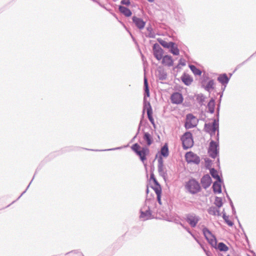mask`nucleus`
<instances>
[{
	"label": "nucleus",
	"instance_id": "nucleus-1",
	"mask_svg": "<svg viewBox=\"0 0 256 256\" xmlns=\"http://www.w3.org/2000/svg\"><path fill=\"white\" fill-rule=\"evenodd\" d=\"M144 91H145V96L144 97V110L143 112H144V110L146 109L147 111V114L148 117L150 121V122L152 124L153 126H154V121L152 118V106H150V102H146L145 101V97L146 96L148 97L150 96V92L148 89V82L147 79L146 77L144 78Z\"/></svg>",
	"mask_w": 256,
	"mask_h": 256
},
{
	"label": "nucleus",
	"instance_id": "nucleus-2",
	"mask_svg": "<svg viewBox=\"0 0 256 256\" xmlns=\"http://www.w3.org/2000/svg\"><path fill=\"white\" fill-rule=\"evenodd\" d=\"M204 129L206 132L208 133L212 137L215 135L217 132L216 140H218L219 139V130H218V120L214 119L212 124H205Z\"/></svg>",
	"mask_w": 256,
	"mask_h": 256
},
{
	"label": "nucleus",
	"instance_id": "nucleus-3",
	"mask_svg": "<svg viewBox=\"0 0 256 256\" xmlns=\"http://www.w3.org/2000/svg\"><path fill=\"white\" fill-rule=\"evenodd\" d=\"M132 150L140 156L141 160L144 163L146 160V156L149 153V150L147 147H142L141 150L140 146L138 144H135L132 146Z\"/></svg>",
	"mask_w": 256,
	"mask_h": 256
},
{
	"label": "nucleus",
	"instance_id": "nucleus-4",
	"mask_svg": "<svg viewBox=\"0 0 256 256\" xmlns=\"http://www.w3.org/2000/svg\"><path fill=\"white\" fill-rule=\"evenodd\" d=\"M208 154L210 157L213 158H216L219 154V140L214 141L212 140L210 142Z\"/></svg>",
	"mask_w": 256,
	"mask_h": 256
},
{
	"label": "nucleus",
	"instance_id": "nucleus-5",
	"mask_svg": "<svg viewBox=\"0 0 256 256\" xmlns=\"http://www.w3.org/2000/svg\"><path fill=\"white\" fill-rule=\"evenodd\" d=\"M186 188L192 194H196L200 190V184L195 179L190 180L186 184Z\"/></svg>",
	"mask_w": 256,
	"mask_h": 256
},
{
	"label": "nucleus",
	"instance_id": "nucleus-6",
	"mask_svg": "<svg viewBox=\"0 0 256 256\" xmlns=\"http://www.w3.org/2000/svg\"><path fill=\"white\" fill-rule=\"evenodd\" d=\"M182 146L184 150H187L192 146L194 141L192 134L190 132H186L181 138Z\"/></svg>",
	"mask_w": 256,
	"mask_h": 256
},
{
	"label": "nucleus",
	"instance_id": "nucleus-7",
	"mask_svg": "<svg viewBox=\"0 0 256 256\" xmlns=\"http://www.w3.org/2000/svg\"><path fill=\"white\" fill-rule=\"evenodd\" d=\"M203 234L208 242V243L214 248H216L217 244L216 239L215 236L212 233V232L207 228L204 227L202 229Z\"/></svg>",
	"mask_w": 256,
	"mask_h": 256
},
{
	"label": "nucleus",
	"instance_id": "nucleus-8",
	"mask_svg": "<svg viewBox=\"0 0 256 256\" xmlns=\"http://www.w3.org/2000/svg\"><path fill=\"white\" fill-rule=\"evenodd\" d=\"M200 220V218L195 214H188L186 215V220L192 228L196 227Z\"/></svg>",
	"mask_w": 256,
	"mask_h": 256
},
{
	"label": "nucleus",
	"instance_id": "nucleus-9",
	"mask_svg": "<svg viewBox=\"0 0 256 256\" xmlns=\"http://www.w3.org/2000/svg\"><path fill=\"white\" fill-rule=\"evenodd\" d=\"M185 158L188 163H194L198 164L200 162V157L192 152H186Z\"/></svg>",
	"mask_w": 256,
	"mask_h": 256
},
{
	"label": "nucleus",
	"instance_id": "nucleus-10",
	"mask_svg": "<svg viewBox=\"0 0 256 256\" xmlns=\"http://www.w3.org/2000/svg\"><path fill=\"white\" fill-rule=\"evenodd\" d=\"M197 120L196 118L192 114H188L186 116V121L185 126L186 128H191L196 126Z\"/></svg>",
	"mask_w": 256,
	"mask_h": 256
},
{
	"label": "nucleus",
	"instance_id": "nucleus-11",
	"mask_svg": "<svg viewBox=\"0 0 256 256\" xmlns=\"http://www.w3.org/2000/svg\"><path fill=\"white\" fill-rule=\"evenodd\" d=\"M158 170L159 174L162 177V178L166 180L167 178L168 174L165 168H164L163 160L162 157H160L158 160Z\"/></svg>",
	"mask_w": 256,
	"mask_h": 256
},
{
	"label": "nucleus",
	"instance_id": "nucleus-12",
	"mask_svg": "<svg viewBox=\"0 0 256 256\" xmlns=\"http://www.w3.org/2000/svg\"><path fill=\"white\" fill-rule=\"evenodd\" d=\"M132 20L135 26L139 30H142L144 28L146 22L142 18L134 16L132 17Z\"/></svg>",
	"mask_w": 256,
	"mask_h": 256
},
{
	"label": "nucleus",
	"instance_id": "nucleus-13",
	"mask_svg": "<svg viewBox=\"0 0 256 256\" xmlns=\"http://www.w3.org/2000/svg\"><path fill=\"white\" fill-rule=\"evenodd\" d=\"M154 55V57L158 60L162 58L163 50L160 45L156 44L153 46Z\"/></svg>",
	"mask_w": 256,
	"mask_h": 256
},
{
	"label": "nucleus",
	"instance_id": "nucleus-14",
	"mask_svg": "<svg viewBox=\"0 0 256 256\" xmlns=\"http://www.w3.org/2000/svg\"><path fill=\"white\" fill-rule=\"evenodd\" d=\"M171 102L172 104H180L183 101V97L179 92H176L172 94L170 96Z\"/></svg>",
	"mask_w": 256,
	"mask_h": 256
},
{
	"label": "nucleus",
	"instance_id": "nucleus-15",
	"mask_svg": "<svg viewBox=\"0 0 256 256\" xmlns=\"http://www.w3.org/2000/svg\"><path fill=\"white\" fill-rule=\"evenodd\" d=\"M200 182L204 189L208 188L212 183V178L210 175L208 174L204 175L201 178Z\"/></svg>",
	"mask_w": 256,
	"mask_h": 256
},
{
	"label": "nucleus",
	"instance_id": "nucleus-16",
	"mask_svg": "<svg viewBox=\"0 0 256 256\" xmlns=\"http://www.w3.org/2000/svg\"><path fill=\"white\" fill-rule=\"evenodd\" d=\"M144 208L140 210V218H142L143 220H148L152 218V214L149 206L148 209L144 211L143 210Z\"/></svg>",
	"mask_w": 256,
	"mask_h": 256
},
{
	"label": "nucleus",
	"instance_id": "nucleus-17",
	"mask_svg": "<svg viewBox=\"0 0 256 256\" xmlns=\"http://www.w3.org/2000/svg\"><path fill=\"white\" fill-rule=\"evenodd\" d=\"M162 64L166 66L170 67L173 66L174 61L171 56L166 55L162 57Z\"/></svg>",
	"mask_w": 256,
	"mask_h": 256
},
{
	"label": "nucleus",
	"instance_id": "nucleus-18",
	"mask_svg": "<svg viewBox=\"0 0 256 256\" xmlns=\"http://www.w3.org/2000/svg\"><path fill=\"white\" fill-rule=\"evenodd\" d=\"M230 78H228L226 74H220L218 78V80L224 86L223 90H224L226 85L228 84Z\"/></svg>",
	"mask_w": 256,
	"mask_h": 256
},
{
	"label": "nucleus",
	"instance_id": "nucleus-19",
	"mask_svg": "<svg viewBox=\"0 0 256 256\" xmlns=\"http://www.w3.org/2000/svg\"><path fill=\"white\" fill-rule=\"evenodd\" d=\"M118 10L121 14L126 17H129L132 14V12L130 10L124 6H120L118 7Z\"/></svg>",
	"mask_w": 256,
	"mask_h": 256
},
{
	"label": "nucleus",
	"instance_id": "nucleus-20",
	"mask_svg": "<svg viewBox=\"0 0 256 256\" xmlns=\"http://www.w3.org/2000/svg\"><path fill=\"white\" fill-rule=\"evenodd\" d=\"M182 81L186 86H190L192 82V78L188 74H184L181 76Z\"/></svg>",
	"mask_w": 256,
	"mask_h": 256
},
{
	"label": "nucleus",
	"instance_id": "nucleus-21",
	"mask_svg": "<svg viewBox=\"0 0 256 256\" xmlns=\"http://www.w3.org/2000/svg\"><path fill=\"white\" fill-rule=\"evenodd\" d=\"M214 80H210L206 86L202 84V86L206 90L210 92L214 88Z\"/></svg>",
	"mask_w": 256,
	"mask_h": 256
},
{
	"label": "nucleus",
	"instance_id": "nucleus-22",
	"mask_svg": "<svg viewBox=\"0 0 256 256\" xmlns=\"http://www.w3.org/2000/svg\"><path fill=\"white\" fill-rule=\"evenodd\" d=\"M221 182H215L212 186L213 190L215 194H220L222 192Z\"/></svg>",
	"mask_w": 256,
	"mask_h": 256
},
{
	"label": "nucleus",
	"instance_id": "nucleus-23",
	"mask_svg": "<svg viewBox=\"0 0 256 256\" xmlns=\"http://www.w3.org/2000/svg\"><path fill=\"white\" fill-rule=\"evenodd\" d=\"M143 138L144 140L146 142L148 146H150L152 143V138L148 132H144Z\"/></svg>",
	"mask_w": 256,
	"mask_h": 256
},
{
	"label": "nucleus",
	"instance_id": "nucleus-24",
	"mask_svg": "<svg viewBox=\"0 0 256 256\" xmlns=\"http://www.w3.org/2000/svg\"><path fill=\"white\" fill-rule=\"evenodd\" d=\"M208 112L213 114L214 112L215 102L214 100L212 98L208 104Z\"/></svg>",
	"mask_w": 256,
	"mask_h": 256
},
{
	"label": "nucleus",
	"instance_id": "nucleus-25",
	"mask_svg": "<svg viewBox=\"0 0 256 256\" xmlns=\"http://www.w3.org/2000/svg\"><path fill=\"white\" fill-rule=\"evenodd\" d=\"M208 212L210 214H212L213 216H216V215L220 216V210L218 208L214 207V206L210 207L208 209Z\"/></svg>",
	"mask_w": 256,
	"mask_h": 256
},
{
	"label": "nucleus",
	"instance_id": "nucleus-26",
	"mask_svg": "<svg viewBox=\"0 0 256 256\" xmlns=\"http://www.w3.org/2000/svg\"><path fill=\"white\" fill-rule=\"evenodd\" d=\"M168 49L170 52L174 55L178 56L180 54V50L174 42H173L172 46H170Z\"/></svg>",
	"mask_w": 256,
	"mask_h": 256
},
{
	"label": "nucleus",
	"instance_id": "nucleus-27",
	"mask_svg": "<svg viewBox=\"0 0 256 256\" xmlns=\"http://www.w3.org/2000/svg\"><path fill=\"white\" fill-rule=\"evenodd\" d=\"M158 77L160 80H165L167 78L166 72L164 70H159L158 71Z\"/></svg>",
	"mask_w": 256,
	"mask_h": 256
},
{
	"label": "nucleus",
	"instance_id": "nucleus-28",
	"mask_svg": "<svg viewBox=\"0 0 256 256\" xmlns=\"http://www.w3.org/2000/svg\"><path fill=\"white\" fill-rule=\"evenodd\" d=\"M160 154L166 158L168 156V148L167 144H165L161 148Z\"/></svg>",
	"mask_w": 256,
	"mask_h": 256
},
{
	"label": "nucleus",
	"instance_id": "nucleus-29",
	"mask_svg": "<svg viewBox=\"0 0 256 256\" xmlns=\"http://www.w3.org/2000/svg\"><path fill=\"white\" fill-rule=\"evenodd\" d=\"M210 174L214 178L217 180L219 182H222V180L220 179V176L218 174V172L214 168L210 169Z\"/></svg>",
	"mask_w": 256,
	"mask_h": 256
},
{
	"label": "nucleus",
	"instance_id": "nucleus-30",
	"mask_svg": "<svg viewBox=\"0 0 256 256\" xmlns=\"http://www.w3.org/2000/svg\"><path fill=\"white\" fill-rule=\"evenodd\" d=\"M196 100L200 105H203L206 97L202 94H199L196 96Z\"/></svg>",
	"mask_w": 256,
	"mask_h": 256
},
{
	"label": "nucleus",
	"instance_id": "nucleus-31",
	"mask_svg": "<svg viewBox=\"0 0 256 256\" xmlns=\"http://www.w3.org/2000/svg\"><path fill=\"white\" fill-rule=\"evenodd\" d=\"M215 248L221 252H226L228 250V248L223 242H220Z\"/></svg>",
	"mask_w": 256,
	"mask_h": 256
},
{
	"label": "nucleus",
	"instance_id": "nucleus-32",
	"mask_svg": "<svg viewBox=\"0 0 256 256\" xmlns=\"http://www.w3.org/2000/svg\"><path fill=\"white\" fill-rule=\"evenodd\" d=\"M189 67L192 72L194 73V75L200 76L202 74V72L198 68L194 65H190Z\"/></svg>",
	"mask_w": 256,
	"mask_h": 256
},
{
	"label": "nucleus",
	"instance_id": "nucleus-33",
	"mask_svg": "<svg viewBox=\"0 0 256 256\" xmlns=\"http://www.w3.org/2000/svg\"><path fill=\"white\" fill-rule=\"evenodd\" d=\"M158 42L163 47L167 48H169L173 44V42H168L162 40H159Z\"/></svg>",
	"mask_w": 256,
	"mask_h": 256
},
{
	"label": "nucleus",
	"instance_id": "nucleus-34",
	"mask_svg": "<svg viewBox=\"0 0 256 256\" xmlns=\"http://www.w3.org/2000/svg\"><path fill=\"white\" fill-rule=\"evenodd\" d=\"M146 30L148 32V34L146 36L150 38H155V34L153 31V29L151 26H148L146 28Z\"/></svg>",
	"mask_w": 256,
	"mask_h": 256
},
{
	"label": "nucleus",
	"instance_id": "nucleus-35",
	"mask_svg": "<svg viewBox=\"0 0 256 256\" xmlns=\"http://www.w3.org/2000/svg\"><path fill=\"white\" fill-rule=\"evenodd\" d=\"M214 204L218 206V208H220L222 206V199L221 198L216 196Z\"/></svg>",
	"mask_w": 256,
	"mask_h": 256
},
{
	"label": "nucleus",
	"instance_id": "nucleus-36",
	"mask_svg": "<svg viewBox=\"0 0 256 256\" xmlns=\"http://www.w3.org/2000/svg\"><path fill=\"white\" fill-rule=\"evenodd\" d=\"M222 218L225 221V222L229 226H232L234 224L233 222L229 220L228 216H226V214H224L222 216Z\"/></svg>",
	"mask_w": 256,
	"mask_h": 256
},
{
	"label": "nucleus",
	"instance_id": "nucleus-37",
	"mask_svg": "<svg viewBox=\"0 0 256 256\" xmlns=\"http://www.w3.org/2000/svg\"><path fill=\"white\" fill-rule=\"evenodd\" d=\"M152 188L154 190L156 195L161 194L162 188L160 185L154 186V187H152Z\"/></svg>",
	"mask_w": 256,
	"mask_h": 256
},
{
	"label": "nucleus",
	"instance_id": "nucleus-38",
	"mask_svg": "<svg viewBox=\"0 0 256 256\" xmlns=\"http://www.w3.org/2000/svg\"><path fill=\"white\" fill-rule=\"evenodd\" d=\"M226 196L228 198L229 200H230V206L232 207V213L234 214H235L236 213V210H235V208L234 207V206L233 204V203L231 200V199L228 196V194H226Z\"/></svg>",
	"mask_w": 256,
	"mask_h": 256
},
{
	"label": "nucleus",
	"instance_id": "nucleus-39",
	"mask_svg": "<svg viewBox=\"0 0 256 256\" xmlns=\"http://www.w3.org/2000/svg\"><path fill=\"white\" fill-rule=\"evenodd\" d=\"M120 4L123 5H126L127 6H128L130 5V0H122L120 2Z\"/></svg>",
	"mask_w": 256,
	"mask_h": 256
},
{
	"label": "nucleus",
	"instance_id": "nucleus-40",
	"mask_svg": "<svg viewBox=\"0 0 256 256\" xmlns=\"http://www.w3.org/2000/svg\"><path fill=\"white\" fill-rule=\"evenodd\" d=\"M141 125H142V121H140V124H139L138 128V132H137L136 134V136L132 138V140H134V138H136V137L137 136L138 134V133L140 132V130Z\"/></svg>",
	"mask_w": 256,
	"mask_h": 256
},
{
	"label": "nucleus",
	"instance_id": "nucleus-41",
	"mask_svg": "<svg viewBox=\"0 0 256 256\" xmlns=\"http://www.w3.org/2000/svg\"><path fill=\"white\" fill-rule=\"evenodd\" d=\"M179 64H180L182 66H184L186 65V61L180 58L178 62Z\"/></svg>",
	"mask_w": 256,
	"mask_h": 256
},
{
	"label": "nucleus",
	"instance_id": "nucleus-42",
	"mask_svg": "<svg viewBox=\"0 0 256 256\" xmlns=\"http://www.w3.org/2000/svg\"><path fill=\"white\" fill-rule=\"evenodd\" d=\"M184 228L192 236L194 237V234L191 232L190 229L188 227H184Z\"/></svg>",
	"mask_w": 256,
	"mask_h": 256
},
{
	"label": "nucleus",
	"instance_id": "nucleus-43",
	"mask_svg": "<svg viewBox=\"0 0 256 256\" xmlns=\"http://www.w3.org/2000/svg\"><path fill=\"white\" fill-rule=\"evenodd\" d=\"M32 180H31V182H30V183L27 186L26 190L24 192H22V194H20V196L18 198V200L26 192V191L28 189V187L30 186V184Z\"/></svg>",
	"mask_w": 256,
	"mask_h": 256
},
{
	"label": "nucleus",
	"instance_id": "nucleus-44",
	"mask_svg": "<svg viewBox=\"0 0 256 256\" xmlns=\"http://www.w3.org/2000/svg\"><path fill=\"white\" fill-rule=\"evenodd\" d=\"M79 252L78 250H72L69 252H68L66 254V255H68V254H70V253H74V254H78V253ZM80 254H82V256H84L80 252Z\"/></svg>",
	"mask_w": 256,
	"mask_h": 256
},
{
	"label": "nucleus",
	"instance_id": "nucleus-45",
	"mask_svg": "<svg viewBox=\"0 0 256 256\" xmlns=\"http://www.w3.org/2000/svg\"><path fill=\"white\" fill-rule=\"evenodd\" d=\"M156 196H157V200H158V202L160 204H162L161 200H160L161 194H158Z\"/></svg>",
	"mask_w": 256,
	"mask_h": 256
},
{
	"label": "nucleus",
	"instance_id": "nucleus-46",
	"mask_svg": "<svg viewBox=\"0 0 256 256\" xmlns=\"http://www.w3.org/2000/svg\"><path fill=\"white\" fill-rule=\"evenodd\" d=\"M155 178H156L154 177V175L153 172H152L151 174H150V180H154Z\"/></svg>",
	"mask_w": 256,
	"mask_h": 256
},
{
	"label": "nucleus",
	"instance_id": "nucleus-47",
	"mask_svg": "<svg viewBox=\"0 0 256 256\" xmlns=\"http://www.w3.org/2000/svg\"><path fill=\"white\" fill-rule=\"evenodd\" d=\"M219 111H220V106H218L217 110H216V112H217V120H218V116H219Z\"/></svg>",
	"mask_w": 256,
	"mask_h": 256
},
{
	"label": "nucleus",
	"instance_id": "nucleus-48",
	"mask_svg": "<svg viewBox=\"0 0 256 256\" xmlns=\"http://www.w3.org/2000/svg\"><path fill=\"white\" fill-rule=\"evenodd\" d=\"M153 182H154L155 186H158V185H160L158 182L157 181V180H156V178L154 179V180H152Z\"/></svg>",
	"mask_w": 256,
	"mask_h": 256
},
{
	"label": "nucleus",
	"instance_id": "nucleus-49",
	"mask_svg": "<svg viewBox=\"0 0 256 256\" xmlns=\"http://www.w3.org/2000/svg\"><path fill=\"white\" fill-rule=\"evenodd\" d=\"M194 238L196 241V242L200 244L201 245V242H200V240L195 236L194 235V237H193Z\"/></svg>",
	"mask_w": 256,
	"mask_h": 256
},
{
	"label": "nucleus",
	"instance_id": "nucleus-50",
	"mask_svg": "<svg viewBox=\"0 0 256 256\" xmlns=\"http://www.w3.org/2000/svg\"><path fill=\"white\" fill-rule=\"evenodd\" d=\"M120 148H116L108 149V150H118V149H120Z\"/></svg>",
	"mask_w": 256,
	"mask_h": 256
},
{
	"label": "nucleus",
	"instance_id": "nucleus-51",
	"mask_svg": "<svg viewBox=\"0 0 256 256\" xmlns=\"http://www.w3.org/2000/svg\"><path fill=\"white\" fill-rule=\"evenodd\" d=\"M201 248L203 249V250H204V252H206V249L204 248V246H203V245L201 244V245H200Z\"/></svg>",
	"mask_w": 256,
	"mask_h": 256
},
{
	"label": "nucleus",
	"instance_id": "nucleus-52",
	"mask_svg": "<svg viewBox=\"0 0 256 256\" xmlns=\"http://www.w3.org/2000/svg\"><path fill=\"white\" fill-rule=\"evenodd\" d=\"M201 248L203 249V250H204V252H206V249L204 248V246H203V245L201 244V245H200Z\"/></svg>",
	"mask_w": 256,
	"mask_h": 256
},
{
	"label": "nucleus",
	"instance_id": "nucleus-53",
	"mask_svg": "<svg viewBox=\"0 0 256 256\" xmlns=\"http://www.w3.org/2000/svg\"><path fill=\"white\" fill-rule=\"evenodd\" d=\"M201 248L203 249V250H204V252H206V249L204 248V246H203V245L201 244V245H200Z\"/></svg>",
	"mask_w": 256,
	"mask_h": 256
},
{
	"label": "nucleus",
	"instance_id": "nucleus-54",
	"mask_svg": "<svg viewBox=\"0 0 256 256\" xmlns=\"http://www.w3.org/2000/svg\"><path fill=\"white\" fill-rule=\"evenodd\" d=\"M201 248L203 249V250H204V252H206V249L204 248V246H203V245L201 244V245H200Z\"/></svg>",
	"mask_w": 256,
	"mask_h": 256
},
{
	"label": "nucleus",
	"instance_id": "nucleus-55",
	"mask_svg": "<svg viewBox=\"0 0 256 256\" xmlns=\"http://www.w3.org/2000/svg\"><path fill=\"white\" fill-rule=\"evenodd\" d=\"M150 202V200H146V204H149Z\"/></svg>",
	"mask_w": 256,
	"mask_h": 256
},
{
	"label": "nucleus",
	"instance_id": "nucleus-56",
	"mask_svg": "<svg viewBox=\"0 0 256 256\" xmlns=\"http://www.w3.org/2000/svg\"><path fill=\"white\" fill-rule=\"evenodd\" d=\"M180 225L184 228V227H186L182 223H180Z\"/></svg>",
	"mask_w": 256,
	"mask_h": 256
},
{
	"label": "nucleus",
	"instance_id": "nucleus-57",
	"mask_svg": "<svg viewBox=\"0 0 256 256\" xmlns=\"http://www.w3.org/2000/svg\"><path fill=\"white\" fill-rule=\"evenodd\" d=\"M180 64H178L176 66V68H180Z\"/></svg>",
	"mask_w": 256,
	"mask_h": 256
},
{
	"label": "nucleus",
	"instance_id": "nucleus-58",
	"mask_svg": "<svg viewBox=\"0 0 256 256\" xmlns=\"http://www.w3.org/2000/svg\"><path fill=\"white\" fill-rule=\"evenodd\" d=\"M150 2H154V0H148Z\"/></svg>",
	"mask_w": 256,
	"mask_h": 256
},
{
	"label": "nucleus",
	"instance_id": "nucleus-59",
	"mask_svg": "<svg viewBox=\"0 0 256 256\" xmlns=\"http://www.w3.org/2000/svg\"><path fill=\"white\" fill-rule=\"evenodd\" d=\"M206 254L208 256H210V254H208V252H207V251H206Z\"/></svg>",
	"mask_w": 256,
	"mask_h": 256
},
{
	"label": "nucleus",
	"instance_id": "nucleus-60",
	"mask_svg": "<svg viewBox=\"0 0 256 256\" xmlns=\"http://www.w3.org/2000/svg\"><path fill=\"white\" fill-rule=\"evenodd\" d=\"M130 36H131L132 38V39H133V40H134V37L132 36V34H131L130 32Z\"/></svg>",
	"mask_w": 256,
	"mask_h": 256
},
{
	"label": "nucleus",
	"instance_id": "nucleus-61",
	"mask_svg": "<svg viewBox=\"0 0 256 256\" xmlns=\"http://www.w3.org/2000/svg\"><path fill=\"white\" fill-rule=\"evenodd\" d=\"M148 192V188H147V189H146V192Z\"/></svg>",
	"mask_w": 256,
	"mask_h": 256
},
{
	"label": "nucleus",
	"instance_id": "nucleus-62",
	"mask_svg": "<svg viewBox=\"0 0 256 256\" xmlns=\"http://www.w3.org/2000/svg\"><path fill=\"white\" fill-rule=\"evenodd\" d=\"M222 94L220 95V98L222 97Z\"/></svg>",
	"mask_w": 256,
	"mask_h": 256
},
{
	"label": "nucleus",
	"instance_id": "nucleus-63",
	"mask_svg": "<svg viewBox=\"0 0 256 256\" xmlns=\"http://www.w3.org/2000/svg\"><path fill=\"white\" fill-rule=\"evenodd\" d=\"M218 162H219V158H218Z\"/></svg>",
	"mask_w": 256,
	"mask_h": 256
},
{
	"label": "nucleus",
	"instance_id": "nucleus-64",
	"mask_svg": "<svg viewBox=\"0 0 256 256\" xmlns=\"http://www.w3.org/2000/svg\"><path fill=\"white\" fill-rule=\"evenodd\" d=\"M227 256H230V255L228 254V255H227Z\"/></svg>",
	"mask_w": 256,
	"mask_h": 256
}]
</instances>
